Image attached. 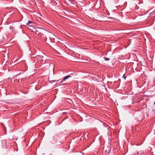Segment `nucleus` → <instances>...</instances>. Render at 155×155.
<instances>
[{
    "instance_id": "9d476101",
    "label": "nucleus",
    "mask_w": 155,
    "mask_h": 155,
    "mask_svg": "<svg viewBox=\"0 0 155 155\" xmlns=\"http://www.w3.org/2000/svg\"><path fill=\"white\" fill-rule=\"evenodd\" d=\"M57 81H59V80H58Z\"/></svg>"
},
{
    "instance_id": "f257e3e1",
    "label": "nucleus",
    "mask_w": 155,
    "mask_h": 155,
    "mask_svg": "<svg viewBox=\"0 0 155 155\" xmlns=\"http://www.w3.org/2000/svg\"><path fill=\"white\" fill-rule=\"evenodd\" d=\"M38 36L43 41L45 39V35L41 33L38 34Z\"/></svg>"
},
{
    "instance_id": "f03ea898",
    "label": "nucleus",
    "mask_w": 155,
    "mask_h": 155,
    "mask_svg": "<svg viewBox=\"0 0 155 155\" xmlns=\"http://www.w3.org/2000/svg\"><path fill=\"white\" fill-rule=\"evenodd\" d=\"M43 58V56L41 55H37L35 57V59H40L41 58Z\"/></svg>"
},
{
    "instance_id": "6e6552de",
    "label": "nucleus",
    "mask_w": 155,
    "mask_h": 155,
    "mask_svg": "<svg viewBox=\"0 0 155 155\" xmlns=\"http://www.w3.org/2000/svg\"><path fill=\"white\" fill-rule=\"evenodd\" d=\"M51 42H55L54 39V40H51Z\"/></svg>"
},
{
    "instance_id": "423d86ee",
    "label": "nucleus",
    "mask_w": 155,
    "mask_h": 155,
    "mask_svg": "<svg viewBox=\"0 0 155 155\" xmlns=\"http://www.w3.org/2000/svg\"><path fill=\"white\" fill-rule=\"evenodd\" d=\"M143 153H140V152H137V154L139 155H141Z\"/></svg>"
},
{
    "instance_id": "39448f33",
    "label": "nucleus",
    "mask_w": 155,
    "mask_h": 155,
    "mask_svg": "<svg viewBox=\"0 0 155 155\" xmlns=\"http://www.w3.org/2000/svg\"><path fill=\"white\" fill-rule=\"evenodd\" d=\"M104 58L105 60L106 61H108L110 60V59L109 58H107V57H104Z\"/></svg>"
},
{
    "instance_id": "0eeeda50",
    "label": "nucleus",
    "mask_w": 155,
    "mask_h": 155,
    "mask_svg": "<svg viewBox=\"0 0 155 155\" xmlns=\"http://www.w3.org/2000/svg\"><path fill=\"white\" fill-rule=\"evenodd\" d=\"M123 77L125 79L126 78V77L125 76L124 74Z\"/></svg>"
},
{
    "instance_id": "20e7f679",
    "label": "nucleus",
    "mask_w": 155,
    "mask_h": 155,
    "mask_svg": "<svg viewBox=\"0 0 155 155\" xmlns=\"http://www.w3.org/2000/svg\"><path fill=\"white\" fill-rule=\"evenodd\" d=\"M33 23L31 21H28V22L26 24V25L31 27V24Z\"/></svg>"
},
{
    "instance_id": "1a4fd4ad",
    "label": "nucleus",
    "mask_w": 155,
    "mask_h": 155,
    "mask_svg": "<svg viewBox=\"0 0 155 155\" xmlns=\"http://www.w3.org/2000/svg\"><path fill=\"white\" fill-rule=\"evenodd\" d=\"M110 17H109L108 18H110Z\"/></svg>"
},
{
    "instance_id": "7ed1b4c3",
    "label": "nucleus",
    "mask_w": 155,
    "mask_h": 155,
    "mask_svg": "<svg viewBox=\"0 0 155 155\" xmlns=\"http://www.w3.org/2000/svg\"><path fill=\"white\" fill-rule=\"evenodd\" d=\"M71 77V76L70 75H68V76H65L63 79L61 81V83L63 82H64V81L67 79H68V78H70Z\"/></svg>"
}]
</instances>
